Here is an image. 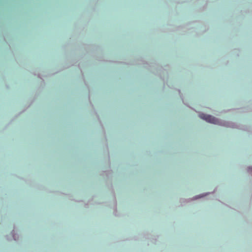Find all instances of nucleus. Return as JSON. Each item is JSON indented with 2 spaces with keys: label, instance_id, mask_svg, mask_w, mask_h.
Segmentation results:
<instances>
[{
  "label": "nucleus",
  "instance_id": "f257e3e1",
  "mask_svg": "<svg viewBox=\"0 0 252 252\" xmlns=\"http://www.w3.org/2000/svg\"><path fill=\"white\" fill-rule=\"evenodd\" d=\"M200 117L201 119L205 120L207 122H209L210 123H212V124H219V120L218 119H217L216 118H215L214 117H213L211 115H206L204 114H202L200 115Z\"/></svg>",
  "mask_w": 252,
  "mask_h": 252
}]
</instances>
